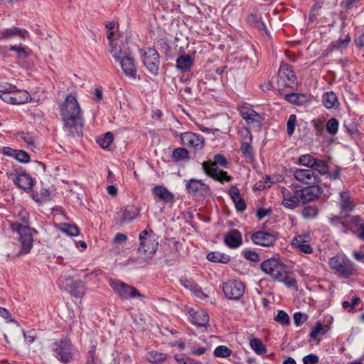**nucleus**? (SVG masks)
Listing matches in <instances>:
<instances>
[{
    "mask_svg": "<svg viewBox=\"0 0 364 364\" xmlns=\"http://www.w3.org/2000/svg\"><path fill=\"white\" fill-rule=\"evenodd\" d=\"M28 36V32L24 29L17 27L3 28L0 31V40L11 39L16 36L19 37L20 40H24Z\"/></svg>",
    "mask_w": 364,
    "mask_h": 364,
    "instance_id": "22",
    "label": "nucleus"
},
{
    "mask_svg": "<svg viewBox=\"0 0 364 364\" xmlns=\"http://www.w3.org/2000/svg\"><path fill=\"white\" fill-rule=\"evenodd\" d=\"M244 257L250 261L257 262L259 260L258 254L252 250H244L243 252Z\"/></svg>",
    "mask_w": 364,
    "mask_h": 364,
    "instance_id": "56",
    "label": "nucleus"
},
{
    "mask_svg": "<svg viewBox=\"0 0 364 364\" xmlns=\"http://www.w3.org/2000/svg\"><path fill=\"white\" fill-rule=\"evenodd\" d=\"M14 158L21 163H28L30 161V155L25 151L17 150Z\"/></svg>",
    "mask_w": 364,
    "mask_h": 364,
    "instance_id": "50",
    "label": "nucleus"
},
{
    "mask_svg": "<svg viewBox=\"0 0 364 364\" xmlns=\"http://www.w3.org/2000/svg\"><path fill=\"white\" fill-rule=\"evenodd\" d=\"M291 245L301 252L310 254L313 252V247L301 235L294 237L291 241Z\"/></svg>",
    "mask_w": 364,
    "mask_h": 364,
    "instance_id": "27",
    "label": "nucleus"
},
{
    "mask_svg": "<svg viewBox=\"0 0 364 364\" xmlns=\"http://www.w3.org/2000/svg\"><path fill=\"white\" fill-rule=\"evenodd\" d=\"M121 65L123 73L129 77L136 78L137 65L133 57L128 55L125 58L119 61Z\"/></svg>",
    "mask_w": 364,
    "mask_h": 364,
    "instance_id": "21",
    "label": "nucleus"
},
{
    "mask_svg": "<svg viewBox=\"0 0 364 364\" xmlns=\"http://www.w3.org/2000/svg\"><path fill=\"white\" fill-rule=\"evenodd\" d=\"M315 159L309 154H304L299 158V162L303 166L311 168Z\"/></svg>",
    "mask_w": 364,
    "mask_h": 364,
    "instance_id": "51",
    "label": "nucleus"
},
{
    "mask_svg": "<svg viewBox=\"0 0 364 364\" xmlns=\"http://www.w3.org/2000/svg\"><path fill=\"white\" fill-rule=\"evenodd\" d=\"M214 355L220 358H228L232 353V350L225 346H219L214 350Z\"/></svg>",
    "mask_w": 364,
    "mask_h": 364,
    "instance_id": "44",
    "label": "nucleus"
},
{
    "mask_svg": "<svg viewBox=\"0 0 364 364\" xmlns=\"http://www.w3.org/2000/svg\"><path fill=\"white\" fill-rule=\"evenodd\" d=\"M210 177L215 180L221 181V182L223 181L229 182V181H231L232 179V176L228 175V173L226 171L219 170V169H218L217 173L215 174V176H210Z\"/></svg>",
    "mask_w": 364,
    "mask_h": 364,
    "instance_id": "49",
    "label": "nucleus"
},
{
    "mask_svg": "<svg viewBox=\"0 0 364 364\" xmlns=\"http://www.w3.org/2000/svg\"><path fill=\"white\" fill-rule=\"evenodd\" d=\"M207 259L213 262H220L226 264L230 261V257L228 255L220 252H211L207 255Z\"/></svg>",
    "mask_w": 364,
    "mask_h": 364,
    "instance_id": "34",
    "label": "nucleus"
},
{
    "mask_svg": "<svg viewBox=\"0 0 364 364\" xmlns=\"http://www.w3.org/2000/svg\"><path fill=\"white\" fill-rule=\"evenodd\" d=\"M254 244L263 247H273L276 242V236L265 231H257L251 236Z\"/></svg>",
    "mask_w": 364,
    "mask_h": 364,
    "instance_id": "18",
    "label": "nucleus"
},
{
    "mask_svg": "<svg viewBox=\"0 0 364 364\" xmlns=\"http://www.w3.org/2000/svg\"><path fill=\"white\" fill-rule=\"evenodd\" d=\"M190 319L194 325L202 327L205 326L209 322V316L203 310H197L190 313Z\"/></svg>",
    "mask_w": 364,
    "mask_h": 364,
    "instance_id": "26",
    "label": "nucleus"
},
{
    "mask_svg": "<svg viewBox=\"0 0 364 364\" xmlns=\"http://www.w3.org/2000/svg\"><path fill=\"white\" fill-rule=\"evenodd\" d=\"M339 206L342 213H349L354 209V200L348 191L340 193Z\"/></svg>",
    "mask_w": 364,
    "mask_h": 364,
    "instance_id": "24",
    "label": "nucleus"
},
{
    "mask_svg": "<svg viewBox=\"0 0 364 364\" xmlns=\"http://www.w3.org/2000/svg\"><path fill=\"white\" fill-rule=\"evenodd\" d=\"M9 50L15 51L17 53V56L20 58H26L28 53L21 45L13 46L10 45L9 47Z\"/></svg>",
    "mask_w": 364,
    "mask_h": 364,
    "instance_id": "47",
    "label": "nucleus"
},
{
    "mask_svg": "<svg viewBox=\"0 0 364 364\" xmlns=\"http://www.w3.org/2000/svg\"><path fill=\"white\" fill-rule=\"evenodd\" d=\"M11 224H19L21 226H30L29 214L26 210H21L18 214L17 221Z\"/></svg>",
    "mask_w": 364,
    "mask_h": 364,
    "instance_id": "41",
    "label": "nucleus"
},
{
    "mask_svg": "<svg viewBox=\"0 0 364 364\" xmlns=\"http://www.w3.org/2000/svg\"><path fill=\"white\" fill-rule=\"evenodd\" d=\"M181 284L183 286H184L186 288H190L191 289H194L196 291V294L197 295H198V293H200V294L204 295V294L202 291V289L200 288H198V286L194 284L192 282V281L188 280V279H184V280H181Z\"/></svg>",
    "mask_w": 364,
    "mask_h": 364,
    "instance_id": "54",
    "label": "nucleus"
},
{
    "mask_svg": "<svg viewBox=\"0 0 364 364\" xmlns=\"http://www.w3.org/2000/svg\"><path fill=\"white\" fill-rule=\"evenodd\" d=\"M228 161L225 157L221 154L214 156V161H206L202 164V167L205 174L208 176H215L218 169V166L226 167Z\"/></svg>",
    "mask_w": 364,
    "mask_h": 364,
    "instance_id": "15",
    "label": "nucleus"
},
{
    "mask_svg": "<svg viewBox=\"0 0 364 364\" xmlns=\"http://www.w3.org/2000/svg\"><path fill=\"white\" fill-rule=\"evenodd\" d=\"M171 156L174 162L178 163L188 161L189 159V153L184 148H176L172 151Z\"/></svg>",
    "mask_w": 364,
    "mask_h": 364,
    "instance_id": "33",
    "label": "nucleus"
},
{
    "mask_svg": "<svg viewBox=\"0 0 364 364\" xmlns=\"http://www.w3.org/2000/svg\"><path fill=\"white\" fill-rule=\"evenodd\" d=\"M293 175L296 180L309 186L320 182L318 176L311 169L296 168Z\"/></svg>",
    "mask_w": 364,
    "mask_h": 364,
    "instance_id": "16",
    "label": "nucleus"
},
{
    "mask_svg": "<svg viewBox=\"0 0 364 364\" xmlns=\"http://www.w3.org/2000/svg\"><path fill=\"white\" fill-rule=\"evenodd\" d=\"M247 20L250 25L255 26L257 29L266 31V26L264 23L262 21H261V17L258 16L257 15L250 14L247 16Z\"/></svg>",
    "mask_w": 364,
    "mask_h": 364,
    "instance_id": "38",
    "label": "nucleus"
},
{
    "mask_svg": "<svg viewBox=\"0 0 364 364\" xmlns=\"http://www.w3.org/2000/svg\"><path fill=\"white\" fill-rule=\"evenodd\" d=\"M229 194L233 201L241 198L240 191L236 186H231L230 188Z\"/></svg>",
    "mask_w": 364,
    "mask_h": 364,
    "instance_id": "64",
    "label": "nucleus"
},
{
    "mask_svg": "<svg viewBox=\"0 0 364 364\" xmlns=\"http://www.w3.org/2000/svg\"><path fill=\"white\" fill-rule=\"evenodd\" d=\"M14 88H16L15 85H12L10 83L8 82H0V92L2 94L7 92H11L14 90Z\"/></svg>",
    "mask_w": 364,
    "mask_h": 364,
    "instance_id": "63",
    "label": "nucleus"
},
{
    "mask_svg": "<svg viewBox=\"0 0 364 364\" xmlns=\"http://www.w3.org/2000/svg\"><path fill=\"white\" fill-rule=\"evenodd\" d=\"M109 284L122 300H129L134 298L143 299L145 298V296L140 294L134 287L124 282L110 279Z\"/></svg>",
    "mask_w": 364,
    "mask_h": 364,
    "instance_id": "6",
    "label": "nucleus"
},
{
    "mask_svg": "<svg viewBox=\"0 0 364 364\" xmlns=\"http://www.w3.org/2000/svg\"><path fill=\"white\" fill-rule=\"evenodd\" d=\"M298 193L300 195L301 203L304 204L317 199L321 195L322 190L317 184H313L298 190Z\"/></svg>",
    "mask_w": 364,
    "mask_h": 364,
    "instance_id": "17",
    "label": "nucleus"
},
{
    "mask_svg": "<svg viewBox=\"0 0 364 364\" xmlns=\"http://www.w3.org/2000/svg\"><path fill=\"white\" fill-rule=\"evenodd\" d=\"M233 202L235 203V208L238 212L242 213L245 211L246 209V203L242 198H240Z\"/></svg>",
    "mask_w": 364,
    "mask_h": 364,
    "instance_id": "61",
    "label": "nucleus"
},
{
    "mask_svg": "<svg viewBox=\"0 0 364 364\" xmlns=\"http://www.w3.org/2000/svg\"><path fill=\"white\" fill-rule=\"evenodd\" d=\"M301 97H302V95L292 92L290 94H286L284 98L291 103L300 105L301 103V101L300 100Z\"/></svg>",
    "mask_w": 364,
    "mask_h": 364,
    "instance_id": "53",
    "label": "nucleus"
},
{
    "mask_svg": "<svg viewBox=\"0 0 364 364\" xmlns=\"http://www.w3.org/2000/svg\"><path fill=\"white\" fill-rule=\"evenodd\" d=\"M322 102L326 109H336L339 106V102L335 92H326L322 96Z\"/></svg>",
    "mask_w": 364,
    "mask_h": 364,
    "instance_id": "29",
    "label": "nucleus"
},
{
    "mask_svg": "<svg viewBox=\"0 0 364 364\" xmlns=\"http://www.w3.org/2000/svg\"><path fill=\"white\" fill-rule=\"evenodd\" d=\"M14 183L23 190H30L33 186V180L25 171L18 173L14 178Z\"/></svg>",
    "mask_w": 364,
    "mask_h": 364,
    "instance_id": "23",
    "label": "nucleus"
},
{
    "mask_svg": "<svg viewBox=\"0 0 364 364\" xmlns=\"http://www.w3.org/2000/svg\"><path fill=\"white\" fill-rule=\"evenodd\" d=\"M147 360L153 363H161L166 358V354L157 351H151L146 355Z\"/></svg>",
    "mask_w": 364,
    "mask_h": 364,
    "instance_id": "40",
    "label": "nucleus"
},
{
    "mask_svg": "<svg viewBox=\"0 0 364 364\" xmlns=\"http://www.w3.org/2000/svg\"><path fill=\"white\" fill-rule=\"evenodd\" d=\"M311 169L316 171L321 175H324L328 173V166L326 161L316 158Z\"/></svg>",
    "mask_w": 364,
    "mask_h": 364,
    "instance_id": "35",
    "label": "nucleus"
},
{
    "mask_svg": "<svg viewBox=\"0 0 364 364\" xmlns=\"http://www.w3.org/2000/svg\"><path fill=\"white\" fill-rule=\"evenodd\" d=\"M175 359L177 360L178 364H200L195 363L192 358H186L183 355H176Z\"/></svg>",
    "mask_w": 364,
    "mask_h": 364,
    "instance_id": "59",
    "label": "nucleus"
},
{
    "mask_svg": "<svg viewBox=\"0 0 364 364\" xmlns=\"http://www.w3.org/2000/svg\"><path fill=\"white\" fill-rule=\"evenodd\" d=\"M60 230L62 232L70 237L77 236L80 233L77 225L68 223L60 225Z\"/></svg>",
    "mask_w": 364,
    "mask_h": 364,
    "instance_id": "36",
    "label": "nucleus"
},
{
    "mask_svg": "<svg viewBox=\"0 0 364 364\" xmlns=\"http://www.w3.org/2000/svg\"><path fill=\"white\" fill-rule=\"evenodd\" d=\"M240 116L245 119V122L253 127L260 129L264 121V117L252 108L247 106L239 107Z\"/></svg>",
    "mask_w": 364,
    "mask_h": 364,
    "instance_id": "11",
    "label": "nucleus"
},
{
    "mask_svg": "<svg viewBox=\"0 0 364 364\" xmlns=\"http://www.w3.org/2000/svg\"><path fill=\"white\" fill-rule=\"evenodd\" d=\"M112 141L113 134L109 132H107L103 137L97 140L98 144L103 149L107 148Z\"/></svg>",
    "mask_w": 364,
    "mask_h": 364,
    "instance_id": "46",
    "label": "nucleus"
},
{
    "mask_svg": "<svg viewBox=\"0 0 364 364\" xmlns=\"http://www.w3.org/2000/svg\"><path fill=\"white\" fill-rule=\"evenodd\" d=\"M293 319L295 325L300 326L307 319V316L301 312H296L294 314Z\"/></svg>",
    "mask_w": 364,
    "mask_h": 364,
    "instance_id": "55",
    "label": "nucleus"
},
{
    "mask_svg": "<svg viewBox=\"0 0 364 364\" xmlns=\"http://www.w3.org/2000/svg\"><path fill=\"white\" fill-rule=\"evenodd\" d=\"M324 326L321 323H316L315 326L311 329V333H309V337L312 340L316 339L318 335L322 332L324 328Z\"/></svg>",
    "mask_w": 364,
    "mask_h": 364,
    "instance_id": "52",
    "label": "nucleus"
},
{
    "mask_svg": "<svg viewBox=\"0 0 364 364\" xmlns=\"http://www.w3.org/2000/svg\"><path fill=\"white\" fill-rule=\"evenodd\" d=\"M281 193L283 197L282 204L289 209H294L299 205L301 203L300 195L298 190L294 191L293 193L287 188H282Z\"/></svg>",
    "mask_w": 364,
    "mask_h": 364,
    "instance_id": "19",
    "label": "nucleus"
},
{
    "mask_svg": "<svg viewBox=\"0 0 364 364\" xmlns=\"http://www.w3.org/2000/svg\"><path fill=\"white\" fill-rule=\"evenodd\" d=\"M109 46V52L116 61L119 62L128 55L127 51L124 50L119 45L111 41Z\"/></svg>",
    "mask_w": 364,
    "mask_h": 364,
    "instance_id": "32",
    "label": "nucleus"
},
{
    "mask_svg": "<svg viewBox=\"0 0 364 364\" xmlns=\"http://www.w3.org/2000/svg\"><path fill=\"white\" fill-rule=\"evenodd\" d=\"M96 347L95 346H91V349L88 352L87 358L85 364H96Z\"/></svg>",
    "mask_w": 364,
    "mask_h": 364,
    "instance_id": "57",
    "label": "nucleus"
},
{
    "mask_svg": "<svg viewBox=\"0 0 364 364\" xmlns=\"http://www.w3.org/2000/svg\"><path fill=\"white\" fill-rule=\"evenodd\" d=\"M152 194L160 200L171 203L174 200V195L164 186L157 185L151 190Z\"/></svg>",
    "mask_w": 364,
    "mask_h": 364,
    "instance_id": "25",
    "label": "nucleus"
},
{
    "mask_svg": "<svg viewBox=\"0 0 364 364\" xmlns=\"http://www.w3.org/2000/svg\"><path fill=\"white\" fill-rule=\"evenodd\" d=\"M224 242L230 249H237L242 244L241 232L237 229H232L228 231L224 237Z\"/></svg>",
    "mask_w": 364,
    "mask_h": 364,
    "instance_id": "20",
    "label": "nucleus"
},
{
    "mask_svg": "<svg viewBox=\"0 0 364 364\" xmlns=\"http://www.w3.org/2000/svg\"><path fill=\"white\" fill-rule=\"evenodd\" d=\"M142 62L146 69L156 75L159 68V54L154 48H147L141 53Z\"/></svg>",
    "mask_w": 364,
    "mask_h": 364,
    "instance_id": "9",
    "label": "nucleus"
},
{
    "mask_svg": "<svg viewBox=\"0 0 364 364\" xmlns=\"http://www.w3.org/2000/svg\"><path fill=\"white\" fill-rule=\"evenodd\" d=\"M349 42L350 38L348 37H347L345 39H339L333 44V47L336 48V49L341 50L346 48Z\"/></svg>",
    "mask_w": 364,
    "mask_h": 364,
    "instance_id": "60",
    "label": "nucleus"
},
{
    "mask_svg": "<svg viewBox=\"0 0 364 364\" xmlns=\"http://www.w3.org/2000/svg\"><path fill=\"white\" fill-rule=\"evenodd\" d=\"M296 123V117L295 114H291L287 123V132L289 136H291L294 132Z\"/></svg>",
    "mask_w": 364,
    "mask_h": 364,
    "instance_id": "48",
    "label": "nucleus"
},
{
    "mask_svg": "<svg viewBox=\"0 0 364 364\" xmlns=\"http://www.w3.org/2000/svg\"><path fill=\"white\" fill-rule=\"evenodd\" d=\"M261 269L268 274L274 282H282L288 288L297 289V282L289 276L287 267L282 261L275 258L264 260L260 264Z\"/></svg>",
    "mask_w": 364,
    "mask_h": 364,
    "instance_id": "2",
    "label": "nucleus"
},
{
    "mask_svg": "<svg viewBox=\"0 0 364 364\" xmlns=\"http://www.w3.org/2000/svg\"><path fill=\"white\" fill-rule=\"evenodd\" d=\"M240 136L242 137V142L252 143V137L250 132L247 129H245L242 130L240 132Z\"/></svg>",
    "mask_w": 364,
    "mask_h": 364,
    "instance_id": "62",
    "label": "nucleus"
},
{
    "mask_svg": "<svg viewBox=\"0 0 364 364\" xmlns=\"http://www.w3.org/2000/svg\"><path fill=\"white\" fill-rule=\"evenodd\" d=\"M139 215V209L133 205H128L123 210L122 220L124 223H129Z\"/></svg>",
    "mask_w": 364,
    "mask_h": 364,
    "instance_id": "31",
    "label": "nucleus"
},
{
    "mask_svg": "<svg viewBox=\"0 0 364 364\" xmlns=\"http://www.w3.org/2000/svg\"><path fill=\"white\" fill-rule=\"evenodd\" d=\"M318 360V357L314 354H309L303 358L304 364H316Z\"/></svg>",
    "mask_w": 364,
    "mask_h": 364,
    "instance_id": "58",
    "label": "nucleus"
},
{
    "mask_svg": "<svg viewBox=\"0 0 364 364\" xmlns=\"http://www.w3.org/2000/svg\"><path fill=\"white\" fill-rule=\"evenodd\" d=\"M318 208L316 205H306L301 212V215L304 219L311 220L318 215Z\"/></svg>",
    "mask_w": 364,
    "mask_h": 364,
    "instance_id": "39",
    "label": "nucleus"
},
{
    "mask_svg": "<svg viewBox=\"0 0 364 364\" xmlns=\"http://www.w3.org/2000/svg\"><path fill=\"white\" fill-rule=\"evenodd\" d=\"M139 256L136 262L142 266H145L148 260L155 254L158 248V242L155 240L154 235H151L146 230L139 234Z\"/></svg>",
    "mask_w": 364,
    "mask_h": 364,
    "instance_id": "3",
    "label": "nucleus"
},
{
    "mask_svg": "<svg viewBox=\"0 0 364 364\" xmlns=\"http://www.w3.org/2000/svg\"><path fill=\"white\" fill-rule=\"evenodd\" d=\"M60 114L64 127L70 136H80L82 133V112L76 97L72 95L66 97L60 106Z\"/></svg>",
    "mask_w": 364,
    "mask_h": 364,
    "instance_id": "1",
    "label": "nucleus"
},
{
    "mask_svg": "<svg viewBox=\"0 0 364 364\" xmlns=\"http://www.w3.org/2000/svg\"><path fill=\"white\" fill-rule=\"evenodd\" d=\"M252 143L247 142H241L240 149L242 155L245 158H248L250 159H254L253 149L251 145Z\"/></svg>",
    "mask_w": 364,
    "mask_h": 364,
    "instance_id": "43",
    "label": "nucleus"
},
{
    "mask_svg": "<svg viewBox=\"0 0 364 364\" xmlns=\"http://www.w3.org/2000/svg\"><path fill=\"white\" fill-rule=\"evenodd\" d=\"M330 267L338 276L349 278L356 273V267L354 262L346 255H336L331 257L328 261Z\"/></svg>",
    "mask_w": 364,
    "mask_h": 364,
    "instance_id": "4",
    "label": "nucleus"
},
{
    "mask_svg": "<svg viewBox=\"0 0 364 364\" xmlns=\"http://www.w3.org/2000/svg\"><path fill=\"white\" fill-rule=\"evenodd\" d=\"M181 140L184 146L192 147L196 150L202 149L204 146L203 136L192 132L182 133L181 134Z\"/></svg>",
    "mask_w": 364,
    "mask_h": 364,
    "instance_id": "14",
    "label": "nucleus"
},
{
    "mask_svg": "<svg viewBox=\"0 0 364 364\" xmlns=\"http://www.w3.org/2000/svg\"><path fill=\"white\" fill-rule=\"evenodd\" d=\"M250 345L251 348L257 354V355H263L266 353L267 348L262 343L260 339L259 338H252Z\"/></svg>",
    "mask_w": 364,
    "mask_h": 364,
    "instance_id": "37",
    "label": "nucleus"
},
{
    "mask_svg": "<svg viewBox=\"0 0 364 364\" xmlns=\"http://www.w3.org/2000/svg\"><path fill=\"white\" fill-rule=\"evenodd\" d=\"M296 81L293 67L288 64H282L279 70V84L280 86L292 87Z\"/></svg>",
    "mask_w": 364,
    "mask_h": 364,
    "instance_id": "12",
    "label": "nucleus"
},
{
    "mask_svg": "<svg viewBox=\"0 0 364 364\" xmlns=\"http://www.w3.org/2000/svg\"><path fill=\"white\" fill-rule=\"evenodd\" d=\"M187 193L195 197L205 196L210 194L209 186L201 180L191 178L185 180Z\"/></svg>",
    "mask_w": 364,
    "mask_h": 364,
    "instance_id": "10",
    "label": "nucleus"
},
{
    "mask_svg": "<svg viewBox=\"0 0 364 364\" xmlns=\"http://www.w3.org/2000/svg\"><path fill=\"white\" fill-rule=\"evenodd\" d=\"M193 65V60L190 55H181L176 59V67L181 71H188Z\"/></svg>",
    "mask_w": 364,
    "mask_h": 364,
    "instance_id": "28",
    "label": "nucleus"
},
{
    "mask_svg": "<svg viewBox=\"0 0 364 364\" xmlns=\"http://www.w3.org/2000/svg\"><path fill=\"white\" fill-rule=\"evenodd\" d=\"M245 284L238 280H228L223 284L225 297L230 300H239L244 294Z\"/></svg>",
    "mask_w": 364,
    "mask_h": 364,
    "instance_id": "8",
    "label": "nucleus"
},
{
    "mask_svg": "<svg viewBox=\"0 0 364 364\" xmlns=\"http://www.w3.org/2000/svg\"><path fill=\"white\" fill-rule=\"evenodd\" d=\"M339 123L337 119L332 117L326 122V130L331 135H335L338 130Z\"/></svg>",
    "mask_w": 364,
    "mask_h": 364,
    "instance_id": "42",
    "label": "nucleus"
},
{
    "mask_svg": "<svg viewBox=\"0 0 364 364\" xmlns=\"http://www.w3.org/2000/svg\"><path fill=\"white\" fill-rule=\"evenodd\" d=\"M13 95V105H21L26 103L31 99L30 94L24 90H18L14 88L12 91Z\"/></svg>",
    "mask_w": 364,
    "mask_h": 364,
    "instance_id": "30",
    "label": "nucleus"
},
{
    "mask_svg": "<svg viewBox=\"0 0 364 364\" xmlns=\"http://www.w3.org/2000/svg\"><path fill=\"white\" fill-rule=\"evenodd\" d=\"M53 351L55 357L62 363L67 364L73 359L74 350L68 339H60L53 343Z\"/></svg>",
    "mask_w": 364,
    "mask_h": 364,
    "instance_id": "7",
    "label": "nucleus"
},
{
    "mask_svg": "<svg viewBox=\"0 0 364 364\" xmlns=\"http://www.w3.org/2000/svg\"><path fill=\"white\" fill-rule=\"evenodd\" d=\"M61 283L65 289L75 298H82L85 294V284L78 280L75 281L73 277H69L61 280Z\"/></svg>",
    "mask_w": 364,
    "mask_h": 364,
    "instance_id": "13",
    "label": "nucleus"
},
{
    "mask_svg": "<svg viewBox=\"0 0 364 364\" xmlns=\"http://www.w3.org/2000/svg\"><path fill=\"white\" fill-rule=\"evenodd\" d=\"M11 228L13 232H16L18 235V241L21 245L20 252L21 254L28 253L33 242V233H36V230L30 226H21L19 224H11Z\"/></svg>",
    "mask_w": 364,
    "mask_h": 364,
    "instance_id": "5",
    "label": "nucleus"
},
{
    "mask_svg": "<svg viewBox=\"0 0 364 364\" xmlns=\"http://www.w3.org/2000/svg\"><path fill=\"white\" fill-rule=\"evenodd\" d=\"M274 321L281 325H288L290 322L289 316L283 310H279L277 316L274 317Z\"/></svg>",
    "mask_w": 364,
    "mask_h": 364,
    "instance_id": "45",
    "label": "nucleus"
}]
</instances>
